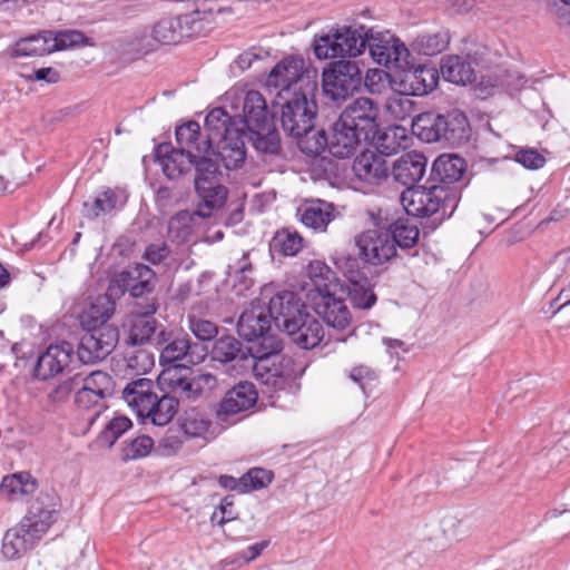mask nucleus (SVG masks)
I'll return each instance as SVG.
<instances>
[{"label": "nucleus", "instance_id": "obj_1", "mask_svg": "<svg viewBox=\"0 0 570 570\" xmlns=\"http://www.w3.org/2000/svg\"><path fill=\"white\" fill-rule=\"evenodd\" d=\"M267 291L263 293L264 298L252 302L239 316L237 332L244 340L252 342L248 353L253 360V372L255 377L263 384L279 390L285 385V370L278 361L283 350V342L273 332V320L267 312L265 298Z\"/></svg>", "mask_w": 570, "mask_h": 570}, {"label": "nucleus", "instance_id": "obj_2", "mask_svg": "<svg viewBox=\"0 0 570 570\" xmlns=\"http://www.w3.org/2000/svg\"><path fill=\"white\" fill-rule=\"evenodd\" d=\"M156 161L164 175L176 179L195 168V191L198 198L196 214L212 217L214 214V147L210 138L202 140L195 150L175 148L161 142L155 149Z\"/></svg>", "mask_w": 570, "mask_h": 570}, {"label": "nucleus", "instance_id": "obj_3", "mask_svg": "<svg viewBox=\"0 0 570 570\" xmlns=\"http://www.w3.org/2000/svg\"><path fill=\"white\" fill-rule=\"evenodd\" d=\"M379 107L370 98L361 97L348 105L331 125L330 154L336 158H350L362 142L382 139L379 129Z\"/></svg>", "mask_w": 570, "mask_h": 570}, {"label": "nucleus", "instance_id": "obj_4", "mask_svg": "<svg viewBox=\"0 0 570 570\" xmlns=\"http://www.w3.org/2000/svg\"><path fill=\"white\" fill-rule=\"evenodd\" d=\"M60 513V498L53 489L41 490L31 501L18 524L8 529L2 539V554L17 560L36 548Z\"/></svg>", "mask_w": 570, "mask_h": 570}, {"label": "nucleus", "instance_id": "obj_5", "mask_svg": "<svg viewBox=\"0 0 570 570\" xmlns=\"http://www.w3.org/2000/svg\"><path fill=\"white\" fill-rule=\"evenodd\" d=\"M247 91L240 87H232L216 100V131L223 128L222 138L216 145V165L220 160L226 169L240 167L246 159V131L239 129L243 106Z\"/></svg>", "mask_w": 570, "mask_h": 570}, {"label": "nucleus", "instance_id": "obj_6", "mask_svg": "<svg viewBox=\"0 0 570 570\" xmlns=\"http://www.w3.org/2000/svg\"><path fill=\"white\" fill-rule=\"evenodd\" d=\"M317 90L291 92L278 90L272 101L275 118H279L281 127L288 136H301L312 128L317 116Z\"/></svg>", "mask_w": 570, "mask_h": 570}, {"label": "nucleus", "instance_id": "obj_7", "mask_svg": "<svg viewBox=\"0 0 570 570\" xmlns=\"http://www.w3.org/2000/svg\"><path fill=\"white\" fill-rule=\"evenodd\" d=\"M455 190L442 189L430 184L426 179L423 185L407 188L401 194V202L407 215L413 217H434V222L442 223L452 216L459 202Z\"/></svg>", "mask_w": 570, "mask_h": 570}, {"label": "nucleus", "instance_id": "obj_8", "mask_svg": "<svg viewBox=\"0 0 570 570\" xmlns=\"http://www.w3.org/2000/svg\"><path fill=\"white\" fill-rule=\"evenodd\" d=\"M332 271L321 262L308 265V275L314 282L320 293V299L315 302V312L332 330L338 333H353L352 313L345 301L336 297L331 291L328 284H322L323 281H330Z\"/></svg>", "mask_w": 570, "mask_h": 570}, {"label": "nucleus", "instance_id": "obj_9", "mask_svg": "<svg viewBox=\"0 0 570 570\" xmlns=\"http://www.w3.org/2000/svg\"><path fill=\"white\" fill-rule=\"evenodd\" d=\"M367 30L363 24L358 27L342 26L331 32L314 38V53L317 59L357 57L368 45Z\"/></svg>", "mask_w": 570, "mask_h": 570}, {"label": "nucleus", "instance_id": "obj_10", "mask_svg": "<svg viewBox=\"0 0 570 570\" xmlns=\"http://www.w3.org/2000/svg\"><path fill=\"white\" fill-rule=\"evenodd\" d=\"M363 75L356 61L340 59L323 69L322 90L324 97L335 104H342L362 88Z\"/></svg>", "mask_w": 570, "mask_h": 570}, {"label": "nucleus", "instance_id": "obj_11", "mask_svg": "<svg viewBox=\"0 0 570 570\" xmlns=\"http://www.w3.org/2000/svg\"><path fill=\"white\" fill-rule=\"evenodd\" d=\"M420 236L416 224L407 218H399L387 228L367 229L355 237L358 249H410Z\"/></svg>", "mask_w": 570, "mask_h": 570}, {"label": "nucleus", "instance_id": "obj_12", "mask_svg": "<svg viewBox=\"0 0 570 570\" xmlns=\"http://www.w3.org/2000/svg\"><path fill=\"white\" fill-rule=\"evenodd\" d=\"M313 73H316L313 71ZM315 75L305 67V60L299 56H287L277 62L268 73L267 86L274 89H288L291 92L317 90Z\"/></svg>", "mask_w": 570, "mask_h": 570}, {"label": "nucleus", "instance_id": "obj_13", "mask_svg": "<svg viewBox=\"0 0 570 570\" xmlns=\"http://www.w3.org/2000/svg\"><path fill=\"white\" fill-rule=\"evenodd\" d=\"M370 55L373 60L389 69L403 68L409 63L411 53L406 46L390 31L367 30Z\"/></svg>", "mask_w": 570, "mask_h": 570}, {"label": "nucleus", "instance_id": "obj_14", "mask_svg": "<svg viewBox=\"0 0 570 570\" xmlns=\"http://www.w3.org/2000/svg\"><path fill=\"white\" fill-rule=\"evenodd\" d=\"M185 366L176 365L165 368L158 376V384L163 391H167L177 399L197 402L204 397L206 392L204 385L213 380V375L207 373L188 379L180 374Z\"/></svg>", "mask_w": 570, "mask_h": 570}, {"label": "nucleus", "instance_id": "obj_15", "mask_svg": "<svg viewBox=\"0 0 570 570\" xmlns=\"http://www.w3.org/2000/svg\"><path fill=\"white\" fill-rule=\"evenodd\" d=\"M78 357L85 364L96 363L106 358L116 347L119 338L115 326L83 327Z\"/></svg>", "mask_w": 570, "mask_h": 570}, {"label": "nucleus", "instance_id": "obj_16", "mask_svg": "<svg viewBox=\"0 0 570 570\" xmlns=\"http://www.w3.org/2000/svg\"><path fill=\"white\" fill-rule=\"evenodd\" d=\"M400 69V91L407 96H425L439 83L440 71L432 63L413 65Z\"/></svg>", "mask_w": 570, "mask_h": 570}, {"label": "nucleus", "instance_id": "obj_17", "mask_svg": "<svg viewBox=\"0 0 570 570\" xmlns=\"http://www.w3.org/2000/svg\"><path fill=\"white\" fill-rule=\"evenodd\" d=\"M466 170L465 160L452 154H442L433 161L430 176V184H434L442 189L455 190V199L460 202L461 187L459 181Z\"/></svg>", "mask_w": 570, "mask_h": 570}, {"label": "nucleus", "instance_id": "obj_18", "mask_svg": "<svg viewBox=\"0 0 570 570\" xmlns=\"http://www.w3.org/2000/svg\"><path fill=\"white\" fill-rule=\"evenodd\" d=\"M155 277L154 271L144 264H136L121 271L109 283V295L120 297L129 292L134 297H140L151 291V282Z\"/></svg>", "mask_w": 570, "mask_h": 570}, {"label": "nucleus", "instance_id": "obj_19", "mask_svg": "<svg viewBox=\"0 0 570 570\" xmlns=\"http://www.w3.org/2000/svg\"><path fill=\"white\" fill-rule=\"evenodd\" d=\"M284 331L293 343L304 350L317 346L324 336L322 324L305 308L295 318L286 321Z\"/></svg>", "mask_w": 570, "mask_h": 570}, {"label": "nucleus", "instance_id": "obj_20", "mask_svg": "<svg viewBox=\"0 0 570 570\" xmlns=\"http://www.w3.org/2000/svg\"><path fill=\"white\" fill-rule=\"evenodd\" d=\"M383 148L384 145L381 142L379 154L365 150L354 159L352 169L357 179L371 185H380L387 178L390 167L384 158V154L390 155L395 151V148L389 153H385Z\"/></svg>", "mask_w": 570, "mask_h": 570}, {"label": "nucleus", "instance_id": "obj_21", "mask_svg": "<svg viewBox=\"0 0 570 570\" xmlns=\"http://www.w3.org/2000/svg\"><path fill=\"white\" fill-rule=\"evenodd\" d=\"M483 53L475 51L474 55L469 52L465 58L460 56L443 57L440 65V73L444 80L456 83L466 85L476 81V70L474 66H479L482 61Z\"/></svg>", "mask_w": 570, "mask_h": 570}, {"label": "nucleus", "instance_id": "obj_22", "mask_svg": "<svg viewBox=\"0 0 570 570\" xmlns=\"http://www.w3.org/2000/svg\"><path fill=\"white\" fill-rule=\"evenodd\" d=\"M257 402V392L254 384L240 382L230 389L222 400L219 409L216 410V425L226 421L228 415H234L253 407Z\"/></svg>", "mask_w": 570, "mask_h": 570}, {"label": "nucleus", "instance_id": "obj_23", "mask_svg": "<svg viewBox=\"0 0 570 570\" xmlns=\"http://www.w3.org/2000/svg\"><path fill=\"white\" fill-rule=\"evenodd\" d=\"M73 347L68 342L50 345L38 357L35 375L40 380H48L61 373L71 362Z\"/></svg>", "mask_w": 570, "mask_h": 570}, {"label": "nucleus", "instance_id": "obj_24", "mask_svg": "<svg viewBox=\"0 0 570 570\" xmlns=\"http://www.w3.org/2000/svg\"><path fill=\"white\" fill-rule=\"evenodd\" d=\"M441 144L456 148L466 144L471 137V126L466 115L453 109L441 114Z\"/></svg>", "mask_w": 570, "mask_h": 570}, {"label": "nucleus", "instance_id": "obj_25", "mask_svg": "<svg viewBox=\"0 0 570 570\" xmlns=\"http://www.w3.org/2000/svg\"><path fill=\"white\" fill-rule=\"evenodd\" d=\"M428 166V158L416 151L402 155L392 166V176L395 181L407 188H415L423 178Z\"/></svg>", "mask_w": 570, "mask_h": 570}, {"label": "nucleus", "instance_id": "obj_26", "mask_svg": "<svg viewBox=\"0 0 570 570\" xmlns=\"http://www.w3.org/2000/svg\"><path fill=\"white\" fill-rule=\"evenodd\" d=\"M266 308L277 328H283L286 321L298 316L307 306L292 291H281L268 298Z\"/></svg>", "mask_w": 570, "mask_h": 570}, {"label": "nucleus", "instance_id": "obj_27", "mask_svg": "<svg viewBox=\"0 0 570 570\" xmlns=\"http://www.w3.org/2000/svg\"><path fill=\"white\" fill-rule=\"evenodd\" d=\"M242 111L243 122H240L239 129L246 132L275 121V110L272 109V114H269L264 96L257 90L247 91Z\"/></svg>", "mask_w": 570, "mask_h": 570}, {"label": "nucleus", "instance_id": "obj_28", "mask_svg": "<svg viewBox=\"0 0 570 570\" xmlns=\"http://www.w3.org/2000/svg\"><path fill=\"white\" fill-rule=\"evenodd\" d=\"M6 53L11 59L36 58L50 55V31L43 30L20 38L7 48Z\"/></svg>", "mask_w": 570, "mask_h": 570}, {"label": "nucleus", "instance_id": "obj_29", "mask_svg": "<svg viewBox=\"0 0 570 570\" xmlns=\"http://www.w3.org/2000/svg\"><path fill=\"white\" fill-rule=\"evenodd\" d=\"M161 396H156L148 405L147 410L140 415L139 420L144 424L165 426L169 424L179 410V399L170 395L167 391Z\"/></svg>", "mask_w": 570, "mask_h": 570}, {"label": "nucleus", "instance_id": "obj_30", "mask_svg": "<svg viewBox=\"0 0 570 570\" xmlns=\"http://www.w3.org/2000/svg\"><path fill=\"white\" fill-rule=\"evenodd\" d=\"M346 291L354 307L368 309L376 303V295L367 276L360 271L350 268L345 272Z\"/></svg>", "mask_w": 570, "mask_h": 570}, {"label": "nucleus", "instance_id": "obj_31", "mask_svg": "<svg viewBox=\"0 0 570 570\" xmlns=\"http://www.w3.org/2000/svg\"><path fill=\"white\" fill-rule=\"evenodd\" d=\"M156 394L154 381L146 377L129 382L122 391L124 400L138 419L147 410Z\"/></svg>", "mask_w": 570, "mask_h": 570}, {"label": "nucleus", "instance_id": "obj_32", "mask_svg": "<svg viewBox=\"0 0 570 570\" xmlns=\"http://www.w3.org/2000/svg\"><path fill=\"white\" fill-rule=\"evenodd\" d=\"M117 295H109V287L99 295L80 317L82 327L112 326L108 321L116 309Z\"/></svg>", "mask_w": 570, "mask_h": 570}, {"label": "nucleus", "instance_id": "obj_33", "mask_svg": "<svg viewBox=\"0 0 570 570\" xmlns=\"http://www.w3.org/2000/svg\"><path fill=\"white\" fill-rule=\"evenodd\" d=\"M37 488V480L29 472H17L2 478L0 493L9 501H20Z\"/></svg>", "mask_w": 570, "mask_h": 570}, {"label": "nucleus", "instance_id": "obj_34", "mask_svg": "<svg viewBox=\"0 0 570 570\" xmlns=\"http://www.w3.org/2000/svg\"><path fill=\"white\" fill-rule=\"evenodd\" d=\"M156 311L157 305L155 303H150L146 306V311L132 317L128 334V343L130 345H142L155 334L157 330V321L153 315Z\"/></svg>", "mask_w": 570, "mask_h": 570}, {"label": "nucleus", "instance_id": "obj_35", "mask_svg": "<svg viewBox=\"0 0 570 570\" xmlns=\"http://www.w3.org/2000/svg\"><path fill=\"white\" fill-rule=\"evenodd\" d=\"M525 83L527 79L524 76L517 70L509 69H500L495 71L493 76H489L487 81L484 79L481 81L482 86L485 85V88H490L488 91L489 95L504 91L510 96L520 91Z\"/></svg>", "mask_w": 570, "mask_h": 570}, {"label": "nucleus", "instance_id": "obj_36", "mask_svg": "<svg viewBox=\"0 0 570 570\" xmlns=\"http://www.w3.org/2000/svg\"><path fill=\"white\" fill-rule=\"evenodd\" d=\"M254 148L264 155L277 156L282 151L281 137L275 126V121L247 130Z\"/></svg>", "mask_w": 570, "mask_h": 570}, {"label": "nucleus", "instance_id": "obj_37", "mask_svg": "<svg viewBox=\"0 0 570 570\" xmlns=\"http://www.w3.org/2000/svg\"><path fill=\"white\" fill-rule=\"evenodd\" d=\"M441 114L434 111L421 112L412 120V134L421 141L441 144Z\"/></svg>", "mask_w": 570, "mask_h": 570}, {"label": "nucleus", "instance_id": "obj_38", "mask_svg": "<svg viewBox=\"0 0 570 570\" xmlns=\"http://www.w3.org/2000/svg\"><path fill=\"white\" fill-rule=\"evenodd\" d=\"M291 137L296 139L299 150L306 156L316 157L324 150L330 151L327 132L324 129H315L314 125L306 134Z\"/></svg>", "mask_w": 570, "mask_h": 570}, {"label": "nucleus", "instance_id": "obj_39", "mask_svg": "<svg viewBox=\"0 0 570 570\" xmlns=\"http://www.w3.org/2000/svg\"><path fill=\"white\" fill-rule=\"evenodd\" d=\"M210 424V420L196 407L186 410L178 420V425L186 438H203Z\"/></svg>", "mask_w": 570, "mask_h": 570}, {"label": "nucleus", "instance_id": "obj_40", "mask_svg": "<svg viewBox=\"0 0 570 570\" xmlns=\"http://www.w3.org/2000/svg\"><path fill=\"white\" fill-rule=\"evenodd\" d=\"M450 43L448 31H439L432 35L417 36L412 42V48L419 55L433 57L443 52Z\"/></svg>", "mask_w": 570, "mask_h": 570}, {"label": "nucleus", "instance_id": "obj_41", "mask_svg": "<svg viewBox=\"0 0 570 570\" xmlns=\"http://www.w3.org/2000/svg\"><path fill=\"white\" fill-rule=\"evenodd\" d=\"M204 218L188 210H181L170 218L168 223V237L177 245L188 240L193 232V222L195 218Z\"/></svg>", "mask_w": 570, "mask_h": 570}, {"label": "nucleus", "instance_id": "obj_42", "mask_svg": "<svg viewBox=\"0 0 570 570\" xmlns=\"http://www.w3.org/2000/svg\"><path fill=\"white\" fill-rule=\"evenodd\" d=\"M331 217L330 206L323 200L311 202L301 212V222L315 230L324 229Z\"/></svg>", "mask_w": 570, "mask_h": 570}, {"label": "nucleus", "instance_id": "obj_43", "mask_svg": "<svg viewBox=\"0 0 570 570\" xmlns=\"http://www.w3.org/2000/svg\"><path fill=\"white\" fill-rule=\"evenodd\" d=\"M153 38L161 45H171L181 38L180 22L176 18L160 19L153 28Z\"/></svg>", "mask_w": 570, "mask_h": 570}, {"label": "nucleus", "instance_id": "obj_44", "mask_svg": "<svg viewBox=\"0 0 570 570\" xmlns=\"http://www.w3.org/2000/svg\"><path fill=\"white\" fill-rule=\"evenodd\" d=\"M274 480L272 470L264 468H252L240 476L243 494L266 489Z\"/></svg>", "mask_w": 570, "mask_h": 570}, {"label": "nucleus", "instance_id": "obj_45", "mask_svg": "<svg viewBox=\"0 0 570 570\" xmlns=\"http://www.w3.org/2000/svg\"><path fill=\"white\" fill-rule=\"evenodd\" d=\"M210 138V136H203L200 134V126L196 121H187L176 128V141L179 148L185 149L186 147L195 150L197 145L202 146V140Z\"/></svg>", "mask_w": 570, "mask_h": 570}, {"label": "nucleus", "instance_id": "obj_46", "mask_svg": "<svg viewBox=\"0 0 570 570\" xmlns=\"http://www.w3.org/2000/svg\"><path fill=\"white\" fill-rule=\"evenodd\" d=\"M125 360L126 368L132 375L146 374L155 365L154 354L146 348H137L127 353Z\"/></svg>", "mask_w": 570, "mask_h": 570}, {"label": "nucleus", "instance_id": "obj_47", "mask_svg": "<svg viewBox=\"0 0 570 570\" xmlns=\"http://www.w3.org/2000/svg\"><path fill=\"white\" fill-rule=\"evenodd\" d=\"M86 216L95 219L101 215L112 212L117 206L116 193L107 188L101 191L92 203H85Z\"/></svg>", "mask_w": 570, "mask_h": 570}, {"label": "nucleus", "instance_id": "obj_48", "mask_svg": "<svg viewBox=\"0 0 570 570\" xmlns=\"http://www.w3.org/2000/svg\"><path fill=\"white\" fill-rule=\"evenodd\" d=\"M86 42V36L78 30H65L59 32L50 31L51 52L85 46Z\"/></svg>", "mask_w": 570, "mask_h": 570}, {"label": "nucleus", "instance_id": "obj_49", "mask_svg": "<svg viewBox=\"0 0 570 570\" xmlns=\"http://www.w3.org/2000/svg\"><path fill=\"white\" fill-rule=\"evenodd\" d=\"M132 422L127 416H116L108 422L98 436V442L111 448L116 441L130 428Z\"/></svg>", "mask_w": 570, "mask_h": 570}, {"label": "nucleus", "instance_id": "obj_50", "mask_svg": "<svg viewBox=\"0 0 570 570\" xmlns=\"http://www.w3.org/2000/svg\"><path fill=\"white\" fill-rule=\"evenodd\" d=\"M441 529L444 538L451 542H459L470 533L469 523L453 514H446L441 520Z\"/></svg>", "mask_w": 570, "mask_h": 570}, {"label": "nucleus", "instance_id": "obj_51", "mask_svg": "<svg viewBox=\"0 0 570 570\" xmlns=\"http://www.w3.org/2000/svg\"><path fill=\"white\" fill-rule=\"evenodd\" d=\"M75 403L79 409L90 410L91 407L95 411L87 417L89 424H94L97 417L100 415L101 410L106 407L104 399L100 397L95 392H90L81 386L77 387Z\"/></svg>", "mask_w": 570, "mask_h": 570}, {"label": "nucleus", "instance_id": "obj_52", "mask_svg": "<svg viewBox=\"0 0 570 570\" xmlns=\"http://www.w3.org/2000/svg\"><path fill=\"white\" fill-rule=\"evenodd\" d=\"M189 348L187 336L177 337L168 343L160 352V362L165 365L176 366L178 361H185Z\"/></svg>", "mask_w": 570, "mask_h": 570}, {"label": "nucleus", "instance_id": "obj_53", "mask_svg": "<svg viewBox=\"0 0 570 570\" xmlns=\"http://www.w3.org/2000/svg\"><path fill=\"white\" fill-rule=\"evenodd\" d=\"M185 434L180 428H170L159 439L157 444V452L164 456H171L177 454L183 448Z\"/></svg>", "mask_w": 570, "mask_h": 570}, {"label": "nucleus", "instance_id": "obj_54", "mask_svg": "<svg viewBox=\"0 0 570 570\" xmlns=\"http://www.w3.org/2000/svg\"><path fill=\"white\" fill-rule=\"evenodd\" d=\"M155 443L148 435H139L129 441L122 449L121 456L124 461L139 460L147 456Z\"/></svg>", "mask_w": 570, "mask_h": 570}, {"label": "nucleus", "instance_id": "obj_55", "mask_svg": "<svg viewBox=\"0 0 570 570\" xmlns=\"http://www.w3.org/2000/svg\"><path fill=\"white\" fill-rule=\"evenodd\" d=\"M80 386L98 394L105 400L109 392L111 377L102 371H94L86 377L80 376Z\"/></svg>", "mask_w": 570, "mask_h": 570}, {"label": "nucleus", "instance_id": "obj_56", "mask_svg": "<svg viewBox=\"0 0 570 570\" xmlns=\"http://www.w3.org/2000/svg\"><path fill=\"white\" fill-rule=\"evenodd\" d=\"M240 342L233 336L216 340V362L223 364L235 361L240 353Z\"/></svg>", "mask_w": 570, "mask_h": 570}, {"label": "nucleus", "instance_id": "obj_57", "mask_svg": "<svg viewBox=\"0 0 570 570\" xmlns=\"http://www.w3.org/2000/svg\"><path fill=\"white\" fill-rule=\"evenodd\" d=\"M304 239L297 232L282 229L276 232L269 243V249H303Z\"/></svg>", "mask_w": 570, "mask_h": 570}, {"label": "nucleus", "instance_id": "obj_58", "mask_svg": "<svg viewBox=\"0 0 570 570\" xmlns=\"http://www.w3.org/2000/svg\"><path fill=\"white\" fill-rule=\"evenodd\" d=\"M80 375L69 377L55 385L48 393V400L53 404H61L69 400L70 394L80 386Z\"/></svg>", "mask_w": 570, "mask_h": 570}, {"label": "nucleus", "instance_id": "obj_59", "mask_svg": "<svg viewBox=\"0 0 570 570\" xmlns=\"http://www.w3.org/2000/svg\"><path fill=\"white\" fill-rule=\"evenodd\" d=\"M570 455V438L560 439L544 454L543 459L548 461L550 466L558 465L562 460Z\"/></svg>", "mask_w": 570, "mask_h": 570}, {"label": "nucleus", "instance_id": "obj_60", "mask_svg": "<svg viewBox=\"0 0 570 570\" xmlns=\"http://www.w3.org/2000/svg\"><path fill=\"white\" fill-rule=\"evenodd\" d=\"M267 546H268V541H262V542L254 543V544L247 547L245 550H243L238 554V557L234 558L230 562L222 561L220 563L224 566L225 564H234L236 567H240L245 563H248V562L255 560L258 556H261L263 550L265 548H267Z\"/></svg>", "mask_w": 570, "mask_h": 570}, {"label": "nucleus", "instance_id": "obj_61", "mask_svg": "<svg viewBox=\"0 0 570 570\" xmlns=\"http://www.w3.org/2000/svg\"><path fill=\"white\" fill-rule=\"evenodd\" d=\"M189 328L200 341H212L214 338V323L207 320L189 316Z\"/></svg>", "mask_w": 570, "mask_h": 570}, {"label": "nucleus", "instance_id": "obj_62", "mask_svg": "<svg viewBox=\"0 0 570 570\" xmlns=\"http://www.w3.org/2000/svg\"><path fill=\"white\" fill-rule=\"evenodd\" d=\"M514 159L528 169H539L546 163L544 157L534 149H521L515 154Z\"/></svg>", "mask_w": 570, "mask_h": 570}, {"label": "nucleus", "instance_id": "obj_63", "mask_svg": "<svg viewBox=\"0 0 570 570\" xmlns=\"http://www.w3.org/2000/svg\"><path fill=\"white\" fill-rule=\"evenodd\" d=\"M348 376L353 382L360 385L363 391H365L367 383L377 379L375 371L365 365L354 366Z\"/></svg>", "mask_w": 570, "mask_h": 570}, {"label": "nucleus", "instance_id": "obj_64", "mask_svg": "<svg viewBox=\"0 0 570 570\" xmlns=\"http://www.w3.org/2000/svg\"><path fill=\"white\" fill-rule=\"evenodd\" d=\"M208 356V350L203 344H191L189 342V348L186 356V363L183 365H186L183 367V370L188 368L189 365H197L205 361V358Z\"/></svg>", "mask_w": 570, "mask_h": 570}]
</instances>
